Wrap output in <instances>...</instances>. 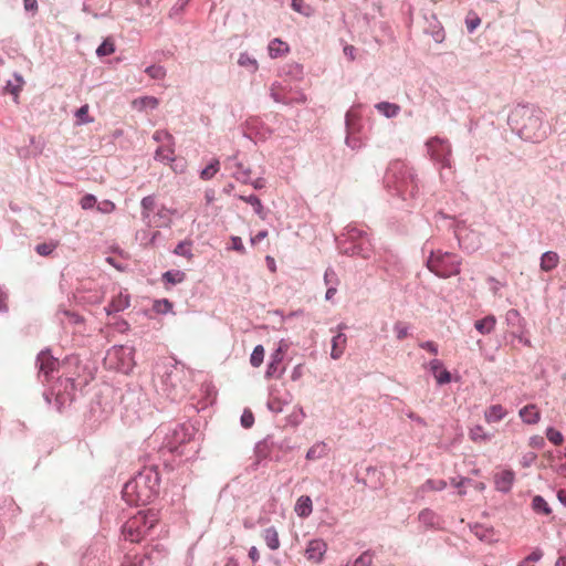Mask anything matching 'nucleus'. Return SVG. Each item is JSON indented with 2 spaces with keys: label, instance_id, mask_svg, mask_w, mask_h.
<instances>
[{
  "label": "nucleus",
  "instance_id": "nucleus-62",
  "mask_svg": "<svg viewBox=\"0 0 566 566\" xmlns=\"http://www.w3.org/2000/svg\"><path fill=\"white\" fill-rule=\"evenodd\" d=\"M266 237H268V231H265V230L260 231L254 237L251 238V243L256 244L260 241H262L263 239H265Z\"/></svg>",
  "mask_w": 566,
  "mask_h": 566
},
{
  "label": "nucleus",
  "instance_id": "nucleus-58",
  "mask_svg": "<svg viewBox=\"0 0 566 566\" xmlns=\"http://www.w3.org/2000/svg\"><path fill=\"white\" fill-rule=\"evenodd\" d=\"M428 485L432 490L440 491V490H443L447 486V483L443 480H438V481L430 480V481H428Z\"/></svg>",
  "mask_w": 566,
  "mask_h": 566
},
{
  "label": "nucleus",
  "instance_id": "nucleus-30",
  "mask_svg": "<svg viewBox=\"0 0 566 566\" xmlns=\"http://www.w3.org/2000/svg\"><path fill=\"white\" fill-rule=\"evenodd\" d=\"M283 359V350H282V347H280L273 355H272V360L271 363L269 364L268 366V370H266V376L268 377H271L275 370H276V366L282 361Z\"/></svg>",
  "mask_w": 566,
  "mask_h": 566
},
{
  "label": "nucleus",
  "instance_id": "nucleus-51",
  "mask_svg": "<svg viewBox=\"0 0 566 566\" xmlns=\"http://www.w3.org/2000/svg\"><path fill=\"white\" fill-rule=\"evenodd\" d=\"M528 446L533 449H542L545 446V440L539 434H534L528 440Z\"/></svg>",
  "mask_w": 566,
  "mask_h": 566
},
{
  "label": "nucleus",
  "instance_id": "nucleus-21",
  "mask_svg": "<svg viewBox=\"0 0 566 566\" xmlns=\"http://www.w3.org/2000/svg\"><path fill=\"white\" fill-rule=\"evenodd\" d=\"M140 205H142V210H143L142 211L143 219L148 227H151L153 219L150 217V213L154 210L155 205H156L155 197L147 196V197L143 198Z\"/></svg>",
  "mask_w": 566,
  "mask_h": 566
},
{
  "label": "nucleus",
  "instance_id": "nucleus-29",
  "mask_svg": "<svg viewBox=\"0 0 566 566\" xmlns=\"http://www.w3.org/2000/svg\"><path fill=\"white\" fill-rule=\"evenodd\" d=\"M15 82H17L15 84L8 82L6 85V92L12 94L14 96V98L17 99L19 96V93L22 90L24 81H23L22 76L15 75Z\"/></svg>",
  "mask_w": 566,
  "mask_h": 566
},
{
  "label": "nucleus",
  "instance_id": "nucleus-36",
  "mask_svg": "<svg viewBox=\"0 0 566 566\" xmlns=\"http://www.w3.org/2000/svg\"><path fill=\"white\" fill-rule=\"evenodd\" d=\"M115 52L114 42L109 39H106L96 50L98 56H107Z\"/></svg>",
  "mask_w": 566,
  "mask_h": 566
},
{
  "label": "nucleus",
  "instance_id": "nucleus-60",
  "mask_svg": "<svg viewBox=\"0 0 566 566\" xmlns=\"http://www.w3.org/2000/svg\"><path fill=\"white\" fill-rule=\"evenodd\" d=\"M432 38L437 43H441L446 38V33H444L443 29L439 28L438 30L433 31Z\"/></svg>",
  "mask_w": 566,
  "mask_h": 566
},
{
  "label": "nucleus",
  "instance_id": "nucleus-35",
  "mask_svg": "<svg viewBox=\"0 0 566 566\" xmlns=\"http://www.w3.org/2000/svg\"><path fill=\"white\" fill-rule=\"evenodd\" d=\"M410 184H411V188L410 189L408 188V185H407L406 180H402L400 184H398L396 186L397 190L400 192V195L403 197V199H406L407 196L415 197V195L417 192L416 191L417 186L413 185L412 180H410Z\"/></svg>",
  "mask_w": 566,
  "mask_h": 566
},
{
  "label": "nucleus",
  "instance_id": "nucleus-26",
  "mask_svg": "<svg viewBox=\"0 0 566 566\" xmlns=\"http://www.w3.org/2000/svg\"><path fill=\"white\" fill-rule=\"evenodd\" d=\"M325 451H326L325 443H323V442L316 443L312 448H310V450L307 451L306 459L307 460H317L325 454Z\"/></svg>",
  "mask_w": 566,
  "mask_h": 566
},
{
  "label": "nucleus",
  "instance_id": "nucleus-43",
  "mask_svg": "<svg viewBox=\"0 0 566 566\" xmlns=\"http://www.w3.org/2000/svg\"><path fill=\"white\" fill-rule=\"evenodd\" d=\"M219 170V161L218 160H214L213 163H211L209 166H207L200 174V177L203 179V180H209L211 179Z\"/></svg>",
  "mask_w": 566,
  "mask_h": 566
},
{
  "label": "nucleus",
  "instance_id": "nucleus-4",
  "mask_svg": "<svg viewBox=\"0 0 566 566\" xmlns=\"http://www.w3.org/2000/svg\"><path fill=\"white\" fill-rule=\"evenodd\" d=\"M192 373L182 364L176 363L166 374L164 385L167 395L172 399L182 398L189 390Z\"/></svg>",
  "mask_w": 566,
  "mask_h": 566
},
{
  "label": "nucleus",
  "instance_id": "nucleus-61",
  "mask_svg": "<svg viewBox=\"0 0 566 566\" xmlns=\"http://www.w3.org/2000/svg\"><path fill=\"white\" fill-rule=\"evenodd\" d=\"M324 280L326 284L332 283L333 281H337L336 273L333 269H327L325 271Z\"/></svg>",
  "mask_w": 566,
  "mask_h": 566
},
{
  "label": "nucleus",
  "instance_id": "nucleus-19",
  "mask_svg": "<svg viewBox=\"0 0 566 566\" xmlns=\"http://www.w3.org/2000/svg\"><path fill=\"white\" fill-rule=\"evenodd\" d=\"M496 325V318L494 315H488L482 319L475 322L474 327L482 335H488L494 331Z\"/></svg>",
  "mask_w": 566,
  "mask_h": 566
},
{
  "label": "nucleus",
  "instance_id": "nucleus-15",
  "mask_svg": "<svg viewBox=\"0 0 566 566\" xmlns=\"http://www.w3.org/2000/svg\"><path fill=\"white\" fill-rule=\"evenodd\" d=\"M430 370L439 384H448L451 381V375L447 369L442 368V363L439 359H433L429 363Z\"/></svg>",
  "mask_w": 566,
  "mask_h": 566
},
{
  "label": "nucleus",
  "instance_id": "nucleus-37",
  "mask_svg": "<svg viewBox=\"0 0 566 566\" xmlns=\"http://www.w3.org/2000/svg\"><path fill=\"white\" fill-rule=\"evenodd\" d=\"M419 521L424 525L432 526L437 522V516L431 510L424 509L419 513Z\"/></svg>",
  "mask_w": 566,
  "mask_h": 566
},
{
  "label": "nucleus",
  "instance_id": "nucleus-16",
  "mask_svg": "<svg viewBox=\"0 0 566 566\" xmlns=\"http://www.w3.org/2000/svg\"><path fill=\"white\" fill-rule=\"evenodd\" d=\"M129 306V296L127 294L119 293L115 296L109 305L105 308L107 314L122 312Z\"/></svg>",
  "mask_w": 566,
  "mask_h": 566
},
{
  "label": "nucleus",
  "instance_id": "nucleus-44",
  "mask_svg": "<svg viewBox=\"0 0 566 566\" xmlns=\"http://www.w3.org/2000/svg\"><path fill=\"white\" fill-rule=\"evenodd\" d=\"M145 72L154 80H161L166 75V71L160 65L148 66Z\"/></svg>",
  "mask_w": 566,
  "mask_h": 566
},
{
  "label": "nucleus",
  "instance_id": "nucleus-53",
  "mask_svg": "<svg viewBox=\"0 0 566 566\" xmlns=\"http://www.w3.org/2000/svg\"><path fill=\"white\" fill-rule=\"evenodd\" d=\"M394 329L398 339H403L408 335V327L403 323H396Z\"/></svg>",
  "mask_w": 566,
  "mask_h": 566
},
{
  "label": "nucleus",
  "instance_id": "nucleus-40",
  "mask_svg": "<svg viewBox=\"0 0 566 566\" xmlns=\"http://www.w3.org/2000/svg\"><path fill=\"white\" fill-rule=\"evenodd\" d=\"M56 247H57L56 242H44V243L38 244L35 247V251L42 256H48L55 250Z\"/></svg>",
  "mask_w": 566,
  "mask_h": 566
},
{
  "label": "nucleus",
  "instance_id": "nucleus-39",
  "mask_svg": "<svg viewBox=\"0 0 566 566\" xmlns=\"http://www.w3.org/2000/svg\"><path fill=\"white\" fill-rule=\"evenodd\" d=\"M238 63L241 65V66H244V67H249L251 69L253 72L258 70V62L255 59L251 57L249 54L247 53H241L240 56H239V60H238Z\"/></svg>",
  "mask_w": 566,
  "mask_h": 566
},
{
  "label": "nucleus",
  "instance_id": "nucleus-49",
  "mask_svg": "<svg viewBox=\"0 0 566 566\" xmlns=\"http://www.w3.org/2000/svg\"><path fill=\"white\" fill-rule=\"evenodd\" d=\"M96 203H97V200H96L95 196H93V195H85L80 201V205H81L82 209H84V210L94 208L96 206Z\"/></svg>",
  "mask_w": 566,
  "mask_h": 566
},
{
  "label": "nucleus",
  "instance_id": "nucleus-25",
  "mask_svg": "<svg viewBox=\"0 0 566 566\" xmlns=\"http://www.w3.org/2000/svg\"><path fill=\"white\" fill-rule=\"evenodd\" d=\"M376 108L388 118L397 116L400 112L399 105L388 102L378 103Z\"/></svg>",
  "mask_w": 566,
  "mask_h": 566
},
{
  "label": "nucleus",
  "instance_id": "nucleus-18",
  "mask_svg": "<svg viewBox=\"0 0 566 566\" xmlns=\"http://www.w3.org/2000/svg\"><path fill=\"white\" fill-rule=\"evenodd\" d=\"M132 354H133V350L130 348L119 347V348H114L109 353V356L114 355L115 357H120V356L130 357ZM133 367H134V363L132 361V358H129L128 361H123L120 365L117 366V368L125 374L129 373L133 369Z\"/></svg>",
  "mask_w": 566,
  "mask_h": 566
},
{
  "label": "nucleus",
  "instance_id": "nucleus-38",
  "mask_svg": "<svg viewBox=\"0 0 566 566\" xmlns=\"http://www.w3.org/2000/svg\"><path fill=\"white\" fill-rule=\"evenodd\" d=\"M191 430L186 426H180L178 429H176L174 433L175 439L180 443L189 441L191 439Z\"/></svg>",
  "mask_w": 566,
  "mask_h": 566
},
{
  "label": "nucleus",
  "instance_id": "nucleus-54",
  "mask_svg": "<svg viewBox=\"0 0 566 566\" xmlns=\"http://www.w3.org/2000/svg\"><path fill=\"white\" fill-rule=\"evenodd\" d=\"M231 241H232V249L233 250H235V251H238V252H240L242 254L245 253V248H244V245L242 243L241 238L232 237Z\"/></svg>",
  "mask_w": 566,
  "mask_h": 566
},
{
  "label": "nucleus",
  "instance_id": "nucleus-6",
  "mask_svg": "<svg viewBox=\"0 0 566 566\" xmlns=\"http://www.w3.org/2000/svg\"><path fill=\"white\" fill-rule=\"evenodd\" d=\"M523 115H527V122L521 127V133L525 138L538 140L544 138L545 132L542 130V119L538 115L531 112L528 108H523Z\"/></svg>",
  "mask_w": 566,
  "mask_h": 566
},
{
  "label": "nucleus",
  "instance_id": "nucleus-17",
  "mask_svg": "<svg viewBox=\"0 0 566 566\" xmlns=\"http://www.w3.org/2000/svg\"><path fill=\"white\" fill-rule=\"evenodd\" d=\"M155 159L169 163L175 159L174 142L160 145L155 151Z\"/></svg>",
  "mask_w": 566,
  "mask_h": 566
},
{
  "label": "nucleus",
  "instance_id": "nucleus-13",
  "mask_svg": "<svg viewBox=\"0 0 566 566\" xmlns=\"http://www.w3.org/2000/svg\"><path fill=\"white\" fill-rule=\"evenodd\" d=\"M268 52L271 59L283 57L290 53V45L281 39L275 38L270 41Z\"/></svg>",
  "mask_w": 566,
  "mask_h": 566
},
{
  "label": "nucleus",
  "instance_id": "nucleus-48",
  "mask_svg": "<svg viewBox=\"0 0 566 566\" xmlns=\"http://www.w3.org/2000/svg\"><path fill=\"white\" fill-rule=\"evenodd\" d=\"M153 138L161 145L174 142V137L166 130L155 132Z\"/></svg>",
  "mask_w": 566,
  "mask_h": 566
},
{
  "label": "nucleus",
  "instance_id": "nucleus-63",
  "mask_svg": "<svg viewBox=\"0 0 566 566\" xmlns=\"http://www.w3.org/2000/svg\"><path fill=\"white\" fill-rule=\"evenodd\" d=\"M303 4H304L303 0H292V3H291L292 9L300 13H304Z\"/></svg>",
  "mask_w": 566,
  "mask_h": 566
},
{
  "label": "nucleus",
  "instance_id": "nucleus-45",
  "mask_svg": "<svg viewBox=\"0 0 566 566\" xmlns=\"http://www.w3.org/2000/svg\"><path fill=\"white\" fill-rule=\"evenodd\" d=\"M373 559L374 555L369 551H366L355 559L353 566H371Z\"/></svg>",
  "mask_w": 566,
  "mask_h": 566
},
{
  "label": "nucleus",
  "instance_id": "nucleus-32",
  "mask_svg": "<svg viewBox=\"0 0 566 566\" xmlns=\"http://www.w3.org/2000/svg\"><path fill=\"white\" fill-rule=\"evenodd\" d=\"M533 509L538 513H544L548 515L551 513V509L547 502L539 495H536L532 502Z\"/></svg>",
  "mask_w": 566,
  "mask_h": 566
},
{
  "label": "nucleus",
  "instance_id": "nucleus-47",
  "mask_svg": "<svg viewBox=\"0 0 566 566\" xmlns=\"http://www.w3.org/2000/svg\"><path fill=\"white\" fill-rule=\"evenodd\" d=\"M481 23V19L475 13H469L465 19L467 29L473 32Z\"/></svg>",
  "mask_w": 566,
  "mask_h": 566
},
{
  "label": "nucleus",
  "instance_id": "nucleus-24",
  "mask_svg": "<svg viewBox=\"0 0 566 566\" xmlns=\"http://www.w3.org/2000/svg\"><path fill=\"white\" fill-rule=\"evenodd\" d=\"M262 537L270 549L275 551L280 547L279 534L274 527L265 528L262 533Z\"/></svg>",
  "mask_w": 566,
  "mask_h": 566
},
{
  "label": "nucleus",
  "instance_id": "nucleus-28",
  "mask_svg": "<svg viewBox=\"0 0 566 566\" xmlns=\"http://www.w3.org/2000/svg\"><path fill=\"white\" fill-rule=\"evenodd\" d=\"M185 279L186 274L181 271H167L163 274V280L171 284L181 283Z\"/></svg>",
  "mask_w": 566,
  "mask_h": 566
},
{
  "label": "nucleus",
  "instance_id": "nucleus-56",
  "mask_svg": "<svg viewBox=\"0 0 566 566\" xmlns=\"http://www.w3.org/2000/svg\"><path fill=\"white\" fill-rule=\"evenodd\" d=\"M271 96L277 103H284V104L290 103L287 99H285L283 96H281V94L279 93L277 86H275V85H273L271 87Z\"/></svg>",
  "mask_w": 566,
  "mask_h": 566
},
{
  "label": "nucleus",
  "instance_id": "nucleus-57",
  "mask_svg": "<svg viewBox=\"0 0 566 566\" xmlns=\"http://www.w3.org/2000/svg\"><path fill=\"white\" fill-rule=\"evenodd\" d=\"M421 348L428 350L432 355L438 354V346L433 342H422L419 345Z\"/></svg>",
  "mask_w": 566,
  "mask_h": 566
},
{
  "label": "nucleus",
  "instance_id": "nucleus-23",
  "mask_svg": "<svg viewBox=\"0 0 566 566\" xmlns=\"http://www.w3.org/2000/svg\"><path fill=\"white\" fill-rule=\"evenodd\" d=\"M469 437L475 443H485L491 440V434L481 424L472 427Z\"/></svg>",
  "mask_w": 566,
  "mask_h": 566
},
{
  "label": "nucleus",
  "instance_id": "nucleus-11",
  "mask_svg": "<svg viewBox=\"0 0 566 566\" xmlns=\"http://www.w3.org/2000/svg\"><path fill=\"white\" fill-rule=\"evenodd\" d=\"M507 416V409L500 403L491 405L484 410V419L488 423H496Z\"/></svg>",
  "mask_w": 566,
  "mask_h": 566
},
{
  "label": "nucleus",
  "instance_id": "nucleus-52",
  "mask_svg": "<svg viewBox=\"0 0 566 566\" xmlns=\"http://www.w3.org/2000/svg\"><path fill=\"white\" fill-rule=\"evenodd\" d=\"M254 423V416L250 410H245L241 416V424L244 428H251Z\"/></svg>",
  "mask_w": 566,
  "mask_h": 566
},
{
  "label": "nucleus",
  "instance_id": "nucleus-34",
  "mask_svg": "<svg viewBox=\"0 0 566 566\" xmlns=\"http://www.w3.org/2000/svg\"><path fill=\"white\" fill-rule=\"evenodd\" d=\"M239 199L244 201V202H247V203H250L254 208V211L258 214L262 213L263 205H262L261 200L256 196H254V195L239 196Z\"/></svg>",
  "mask_w": 566,
  "mask_h": 566
},
{
  "label": "nucleus",
  "instance_id": "nucleus-14",
  "mask_svg": "<svg viewBox=\"0 0 566 566\" xmlns=\"http://www.w3.org/2000/svg\"><path fill=\"white\" fill-rule=\"evenodd\" d=\"M175 213V210L168 209L166 207H161L156 216H154L153 224L151 227L155 228H163V227H169L171 223L172 216Z\"/></svg>",
  "mask_w": 566,
  "mask_h": 566
},
{
  "label": "nucleus",
  "instance_id": "nucleus-2",
  "mask_svg": "<svg viewBox=\"0 0 566 566\" xmlns=\"http://www.w3.org/2000/svg\"><path fill=\"white\" fill-rule=\"evenodd\" d=\"M158 522L157 514L153 511L138 512L123 525L125 539L132 543L140 542Z\"/></svg>",
  "mask_w": 566,
  "mask_h": 566
},
{
  "label": "nucleus",
  "instance_id": "nucleus-22",
  "mask_svg": "<svg viewBox=\"0 0 566 566\" xmlns=\"http://www.w3.org/2000/svg\"><path fill=\"white\" fill-rule=\"evenodd\" d=\"M312 500L307 495L298 497L295 504V512L301 517H307L312 513Z\"/></svg>",
  "mask_w": 566,
  "mask_h": 566
},
{
  "label": "nucleus",
  "instance_id": "nucleus-33",
  "mask_svg": "<svg viewBox=\"0 0 566 566\" xmlns=\"http://www.w3.org/2000/svg\"><path fill=\"white\" fill-rule=\"evenodd\" d=\"M76 118H77V124L78 125H82V124H90V123H93V117H91L88 115V105L85 104L83 105L82 107H80L77 111H76V114H75Z\"/></svg>",
  "mask_w": 566,
  "mask_h": 566
},
{
  "label": "nucleus",
  "instance_id": "nucleus-42",
  "mask_svg": "<svg viewBox=\"0 0 566 566\" xmlns=\"http://www.w3.org/2000/svg\"><path fill=\"white\" fill-rule=\"evenodd\" d=\"M546 437L555 446H560L564 441L563 434L552 427L547 428Z\"/></svg>",
  "mask_w": 566,
  "mask_h": 566
},
{
  "label": "nucleus",
  "instance_id": "nucleus-20",
  "mask_svg": "<svg viewBox=\"0 0 566 566\" xmlns=\"http://www.w3.org/2000/svg\"><path fill=\"white\" fill-rule=\"evenodd\" d=\"M559 263V256L556 252L547 251L541 258V270L549 272Z\"/></svg>",
  "mask_w": 566,
  "mask_h": 566
},
{
  "label": "nucleus",
  "instance_id": "nucleus-41",
  "mask_svg": "<svg viewBox=\"0 0 566 566\" xmlns=\"http://www.w3.org/2000/svg\"><path fill=\"white\" fill-rule=\"evenodd\" d=\"M172 308V303L167 298L155 301L154 311L159 314H166Z\"/></svg>",
  "mask_w": 566,
  "mask_h": 566
},
{
  "label": "nucleus",
  "instance_id": "nucleus-50",
  "mask_svg": "<svg viewBox=\"0 0 566 566\" xmlns=\"http://www.w3.org/2000/svg\"><path fill=\"white\" fill-rule=\"evenodd\" d=\"M116 206L111 200H103L97 205V210L102 213H111L115 210Z\"/></svg>",
  "mask_w": 566,
  "mask_h": 566
},
{
  "label": "nucleus",
  "instance_id": "nucleus-31",
  "mask_svg": "<svg viewBox=\"0 0 566 566\" xmlns=\"http://www.w3.org/2000/svg\"><path fill=\"white\" fill-rule=\"evenodd\" d=\"M264 359V348L262 345H258L254 347L251 357L250 363L253 367H259L263 363Z\"/></svg>",
  "mask_w": 566,
  "mask_h": 566
},
{
  "label": "nucleus",
  "instance_id": "nucleus-46",
  "mask_svg": "<svg viewBox=\"0 0 566 566\" xmlns=\"http://www.w3.org/2000/svg\"><path fill=\"white\" fill-rule=\"evenodd\" d=\"M174 252L178 255L186 256L190 259L191 254V243L190 242H180L174 250Z\"/></svg>",
  "mask_w": 566,
  "mask_h": 566
},
{
  "label": "nucleus",
  "instance_id": "nucleus-9",
  "mask_svg": "<svg viewBox=\"0 0 566 566\" xmlns=\"http://www.w3.org/2000/svg\"><path fill=\"white\" fill-rule=\"evenodd\" d=\"M515 473L512 470H502L494 475V483L496 490L501 492H509L513 485Z\"/></svg>",
  "mask_w": 566,
  "mask_h": 566
},
{
  "label": "nucleus",
  "instance_id": "nucleus-27",
  "mask_svg": "<svg viewBox=\"0 0 566 566\" xmlns=\"http://www.w3.org/2000/svg\"><path fill=\"white\" fill-rule=\"evenodd\" d=\"M233 176L238 181L248 184L250 181L251 170L244 167L243 164L239 163L237 164V170L234 171Z\"/></svg>",
  "mask_w": 566,
  "mask_h": 566
},
{
  "label": "nucleus",
  "instance_id": "nucleus-10",
  "mask_svg": "<svg viewBox=\"0 0 566 566\" xmlns=\"http://www.w3.org/2000/svg\"><path fill=\"white\" fill-rule=\"evenodd\" d=\"M38 365L40 373L48 377L57 365V360L50 354V352L43 350L38 355Z\"/></svg>",
  "mask_w": 566,
  "mask_h": 566
},
{
  "label": "nucleus",
  "instance_id": "nucleus-1",
  "mask_svg": "<svg viewBox=\"0 0 566 566\" xmlns=\"http://www.w3.org/2000/svg\"><path fill=\"white\" fill-rule=\"evenodd\" d=\"M158 491L157 478L139 474L123 488V497L133 505H145L153 501Z\"/></svg>",
  "mask_w": 566,
  "mask_h": 566
},
{
  "label": "nucleus",
  "instance_id": "nucleus-5",
  "mask_svg": "<svg viewBox=\"0 0 566 566\" xmlns=\"http://www.w3.org/2000/svg\"><path fill=\"white\" fill-rule=\"evenodd\" d=\"M428 153L442 167L451 168V147L448 140L434 137L427 143Z\"/></svg>",
  "mask_w": 566,
  "mask_h": 566
},
{
  "label": "nucleus",
  "instance_id": "nucleus-7",
  "mask_svg": "<svg viewBox=\"0 0 566 566\" xmlns=\"http://www.w3.org/2000/svg\"><path fill=\"white\" fill-rule=\"evenodd\" d=\"M327 551V544L323 539H313L308 543L305 556L314 563H319Z\"/></svg>",
  "mask_w": 566,
  "mask_h": 566
},
{
  "label": "nucleus",
  "instance_id": "nucleus-55",
  "mask_svg": "<svg viewBox=\"0 0 566 566\" xmlns=\"http://www.w3.org/2000/svg\"><path fill=\"white\" fill-rule=\"evenodd\" d=\"M140 103L145 107L155 108L158 105L157 98L153 96H146L140 99Z\"/></svg>",
  "mask_w": 566,
  "mask_h": 566
},
{
  "label": "nucleus",
  "instance_id": "nucleus-8",
  "mask_svg": "<svg viewBox=\"0 0 566 566\" xmlns=\"http://www.w3.org/2000/svg\"><path fill=\"white\" fill-rule=\"evenodd\" d=\"M344 328H345V325H339L338 326L339 332L332 339L331 357L333 359H339L346 349L347 337L342 332Z\"/></svg>",
  "mask_w": 566,
  "mask_h": 566
},
{
  "label": "nucleus",
  "instance_id": "nucleus-64",
  "mask_svg": "<svg viewBox=\"0 0 566 566\" xmlns=\"http://www.w3.org/2000/svg\"><path fill=\"white\" fill-rule=\"evenodd\" d=\"M265 261H266V265H268L269 270H270L272 273H275V272H276V263H275L274 258H272L271 255H268V256L265 258Z\"/></svg>",
  "mask_w": 566,
  "mask_h": 566
},
{
  "label": "nucleus",
  "instance_id": "nucleus-59",
  "mask_svg": "<svg viewBox=\"0 0 566 566\" xmlns=\"http://www.w3.org/2000/svg\"><path fill=\"white\" fill-rule=\"evenodd\" d=\"M536 458L537 455L534 452L525 454L522 459V465L530 467L536 460Z\"/></svg>",
  "mask_w": 566,
  "mask_h": 566
},
{
  "label": "nucleus",
  "instance_id": "nucleus-3",
  "mask_svg": "<svg viewBox=\"0 0 566 566\" xmlns=\"http://www.w3.org/2000/svg\"><path fill=\"white\" fill-rule=\"evenodd\" d=\"M462 259L451 252L438 250L431 252L427 260V268L437 276L448 279L460 273Z\"/></svg>",
  "mask_w": 566,
  "mask_h": 566
},
{
  "label": "nucleus",
  "instance_id": "nucleus-12",
  "mask_svg": "<svg viewBox=\"0 0 566 566\" xmlns=\"http://www.w3.org/2000/svg\"><path fill=\"white\" fill-rule=\"evenodd\" d=\"M518 416L526 424H536L541 420V411L534 403L526 405L518 411Z\"/></svg>",
  "mask_w": 566,
  "mask_h": 566
}]
</instances>
